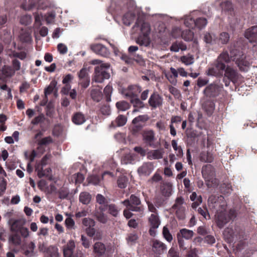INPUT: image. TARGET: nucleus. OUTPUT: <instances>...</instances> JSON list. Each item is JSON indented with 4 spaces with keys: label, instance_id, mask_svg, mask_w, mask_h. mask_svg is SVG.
<instances>
[{
    "label": "nucleus",
    "instance_id": "nucleus-1",
    "mask_svg": "<svg viewBox=\"0 0 257 257\" xmlns=\"http://www.w3.org/2000/svg\"><path fill=\"white\" fill-rule=\"evenodd\" d=\"M230 58L235 62L241 71L247 70L250 64L246 56L241 50L232 49L230 51Z\"/></svg>",
    "mask_w": 257,
    "mask_h": 257
},
{
    "label": "nucleus",
    "instance_id": "nucleus-2",
    "mask_svg": "<svg viewBox=\"0 0 257 257\" xmlns=\"http://www.w3.org/2000/svg\"><path fill=\"white\" fill-rule=\"evenodd\" d=\"M110 64L101 63L95 67L93 80L97 83H102L105 79H108L110 77Z\"/></svg>",
    "mask_w": 257,
    "mask_h": 257
},
{
    "label": "nucleus",
    "instance_id": "nucleus-3",
    "mask_svg": "<svg viewBox=\"0 0 257 257\" xmlns=\"http://www.w3.org/2000/svg\"><path fill=\"white\" fill-rule=\"evenodd\" d=\"M220 209L217 210L215 214V219L217 225L219 228H222L229 221V217L227 216L226 203L223 202L222 204L220 205Z\"/></svg>",
    "mask_w": 257,
    "mask_h": 257
},
{
    "label": "nucleus",
    "instance_id": "nucleus-4",
    "mask_svg": "<svg viewBox=\"0 0 257 257\" xmlns=\"http://www.w3.org/2000/svg\"><path fill=\"white\" fill-rule=\"evenodd\" d=\"M121 203L128 208L132 211L141 212L143 210V208L141 205L140 199L134 194L131 195L129 199H125L121 202Z\"/></svg>",
    "mask_w": 257,
    "mask_h": 257
},
{
    "label": "nucleus",
    "instance_id": "nucleus-5",
    "mask_svg": "<svg viewBox=\"0 0 257 257\" xmlns=\"http://www.w3.org/2000/svg\"><path fill=\"white\" fill-rule=\"evenodd\" d=\"M201 172L203 177L207 182V185H210L209 184L210 182L212 184L217 183L215 179V169L212 165L208 164L203 166Z\"/></svg>",
    "mask_w": 257,
    "mask_h": 257
},
{
    "label": "nucleus",
    "instance_id": "nucleus-6",
    "mask_svg": "<svg viewBox=\"0 0 257 257\" xmlns=\"http://www.w3.org/2000/svg\"><path fill=\"white\" fill-rule=\"evenodd\" d=\"M223 88L222 85L211 83L204 89L203 92L205 95L209 97H214L218 96Z\"/></svg>",
    "mask_w": 257,
    "mask_h": 257
},
{
    "label": "nucleus",
    "instance_id": "nucleus-7",
    "mask_svg": "<svg viewBox=\"0 0 257 257\" xmlns=\"http://www.w3.org/2000/svg\"><path fill=\"white\" fill-rule=\"evenodd\" d=\"M140 30L144 35H149L151 32V27L149 23L138 20L133 26L132 29L134 33L138 32V29Z\"/></svg>",
    "mask_w": 257,
    "mask_h": 257
},
{
    "label": "nucleus",
    "instance_id": "nucleus-8",
    "mask_svg": "<svg viewBox=\"0 0 257 257\" xmlns=\"http://www.w3.org/2000/svg\"><path fill=\"white\" fill-rule=\"evenodd\" d=\"M148 103L152 109H156L162 106L163 98L158 92H154L151 95Z\"/></svg>",
    "mask_w": 257,
    "mask_h": 257
},
{
    "label": "nucleus",
    "instance_id": "nucleus-9",
    "mask_svg": "<svg viewBox=\"0 0 257 257\" xmlns=\"http://www.w3.org/2000/svg\"><path fill=\"white\" fill-rule=\"evenodd\" d=\"M51 154H46L42 159L41 162L35 166V171L37 173L38 177L39 178L44 177L45 175L44 173V167L48 163V161L51 158Z\"/></svg>",
    "mask_w": 257,
    "mask_h": 257
},
{
    "label": "nucleus",
    "instance_id": "nucleus-10",
    "mask_svg": "<svg viewBox=\"0 0 257 257\" xmlns=\"http://www.w3.org/2000/svg\"><path fill=\"white\" fill-rule=\"evenodd\" d=\"M143 140L148 146L155 147L156 138L154 131L152 130L144 131L143 133Z\"/></svg>",
    "mask_w": 257,
    "mask_h": 257
},
{
    "label": "nucleus",
    "instance_id": "nucleus-11",
    "mask_svg": "<svg viewBox=\"0 0 257 257\" xmlns=\"http://www.w3.org/2000/svg\"><path fill=\"white\" fill-rule=\"evenodd\" d=\"M224 76L232 82L235 83L239 77V74L236 70L227 66L224 71Z\"/></svg>",
    "mask_w": 257,
    "mask_h": 257
},
{
    "label": "nucleus",
    "instance_id": "nucleus-12",
    "mask_svg": "<svg viewBox=\"0 0 257 257\" xmlns=\"http://www.w3.org/2000/svg\"><path fill=\"white\" fill-rule=\"evenodd\" d=\"M154 170L152 163L147 162L144 163L138 169V172L140 176H149Z\"/></svg>",
    "mask_w": 257,
    "mask_h": 257
},
{
    "label": "nucleus",
    "instance_id": "nucleus-13",
    "mask_svg": "<svg viewBox=\"0 0 257 257\" xmlns=\"http://www.w3.org/2000/svg\"><path fill=\"white\" fill-rule=\"evenodd\" d=\"M83 224L86 227V231L88 235L92 236L95 233L94 226L95 225L94 221L90 218H85L82 221Z\"/></svg>",
    "mask_w": 257,
    "mask_h": 257
},
{
    "label": "nucleus",
    "instance_id": "nucleus-14",
    "mask_svg": "<svg viewBox=\"0 0 257 257\" xmlns=\"http://www.w3.org/2000/svg\"><path fill=\"white\" fill-rule=\"evenodd\" d=\"M152 246L153 251L160 254L163 253L167 250L166 245L157 239L152 240Z\"/></svg>",
    "mask_w": 257,
    "mask_h": 257
},
{
    "label": "nucleus",
    "instance_id": "nucleus-15",
    "mask_svg": "<svg viewBox=\"0 0 257 257\" xmlns=\"http://www.w3.org/2000/svg\"><path fill=\"white\" fill-rule=\"evenodd\" d=\"M75 245L74 241L70 240L63 246V254L64 257H78L74 254Z\"/></svg>",
    "mask_w": 257,
    "mask_h": 257
},
{
    "label": "nucleus",
    "instance_id": "nucleus-16",
    "mask_svg": "<svg viewBox=\"0 0 257 257\" xmlns=\"http://www.w3.org/2000/svg\"><path fill=\"white\" fill-rule=\"evenodd\" d=\"M36 247L34 242L31 241L29 243L23 244L21 246V249L23 253L28 256L31 257L34 255V251Z\"/></svg>",
    "mask_w": 257,
    "mask_h": 257
},
{
    "label": "nucleus",
    "instance_id": "nucleus-17",
    "mask_svg": "<svg viewBox=\"0 0 257 257\" xmlns=\"http://www.w3.org/2000/svg\"><path fill=\"white\" fill-rule=\"evenodd\" d=\"M91 50L96 54L106 57L109 54L107 48L101 44H96L91 45Z\"/></svg>",
    "mask_w": 257,
    "mask_h": 257
},
{
    "label": "nucleus",
    "instance_id": "nucleus-18",
    "mask_svg": "<svg viewBox=\"0 0 257 257\" xmlns=\"http://www.w3.org/2000/svg\"><path fill=\"white\" fill-rule=\"evenodd\" d=\"M191 24L190 25L188 24V21H186L185 25L189 28H193L194 26H196L199 29L204 28L207 25V20L205 18H199L196 20L190 19Z\"/></svg>",
    "mask_w": 257,
    "mask_h": 257
},
{
    "label": "nucleus",
    "instance_id": "nucleus-19",
    "mask_svg": "<svg viewBox=\"0 0 257 257\" xmlns=\"http://www.w3.org/2000/svg\"><path fill=\"white\" fill-rule=\"evenodd\" d=\"M244 36L250 43L255 42L257 40V26L247 29L245 32Z\"/></svg>",
    "mask_w": 257,
    "mask_h": 257
},
{
    "label": "nucleus",
    "instance_id": "nucleus-20",
    "mask_svg": "<svg viewBox=\"0 0 257 257\" xmlns=\"http://www.w3.org/2000/svg\"><path fill=\"white\" fill-rule=\"evenodd\" d=\"M105 207L101 206L95 212V216L96 219L102 223H105L108 220L107 215L103 213V211H105Z\"/></svg>",
    "mask_w": 257,
    "mask_h": 257
},
{
    "label": "nucleus",
    "instance_id": "nucleus-21",
    "mask_svg": "<svg viewBox=\"0 0 257 257\" xmlns=\"http://www.w3.org/2000/svg\"><path fill=\"white\" fill-rule=\"evenodd\" d=\"M164 152L163 149L151 150L147 154V158L150 160H158L163 157Z\"/></svg>",
    "mask_w": 257,
    "mask_h": 257
},
{
    "label": "nucleus",
    "instance_id": "nucleus-22",
    "mask_svg": "<svg viewBox=\"0 0 257 257\" xmlns=\"http://www.w3.org/2000/svg\"><path fill=\"white\" fill-rule=\"evenodd\" d=\"M89 70L85 67L81 69V86L86 88L90 83V77L88 76V71Z\"/></svg>",
    "mask_w": 257,
    "mask_h": 257
},
{
    "label": "nucleus",
    "instance_id": "nucleus-23",
    "mask_svg": "<svg viewBox=\"0 0 257 257\" xmlns=\"http://www.w3.org/2000/svg\"><path fill=\"white\" fill-rule=\"evenodd\" d=\"M121 151H124L125 154L122 156L121 162L123 164H131L134 161V155L131 154L128 149H124Z\"/></svg>",
    "mask_w": 257,
    "mask_h": 257
},
{
    "label": "nucleus",
    "instance_id": "nucleus-24",
    "mask_svg": "<svg viewBox=\"0 0 257 257\" xmlns=\"http://www.w3.org/2000/svg\"><path fill=\"white\" fill-rule=\"evenodd\" d=\"M161 192L165 197H169L172 192V184L170 182H166L161 186Z\"/></svg>",
    "mask_w": 257,
    "mask_h": 257
},
{
    "label": "nucleus",
    "instance_id": "nucleus-25",
    "mask_svg": "<svg viewBox=\"0 0 257 257\" xmlns=\"http://www.w3.org/2000/svg\"><path fill=\"white\" fill-rule=\"evenodd\" d=\"M53 143V139L51 137L48 136L41 139L40 140H38V145L37 149L38 151H41L42 153L44 152V149L42 147V146H46L48 144Z\"/></svg>",
    "mask_w": 257,
    "mask_h": 257
},
{
    "label": "nucleus",
    "instance_id": "nucleus-26",
    "mask_svg": "<svg viewBox=\"0 0 257 257\" xmlns=\"http://www.w3.org/2000/svg\"><path fill=\"white\" fill-rule=\"evenodd\" d=\"M203 109L209 116L211 115L215 108V104L211 100H206L203 104Z\"/></svg>",
    "mask_w": 257,
    "mask_h": 257
},
{
    "label": "nucleus",
    "instance_id": "nucleus-27",
    "mask_svg": "<svg viewBox=\"0 0 257 257\" xmlns=\"http://www.w3.org/2000/svg\"><path fill=\"white\" fill-rule=\"evenodd\" d=\"M186 49V45L182 42L180 41H176L174 42L170 47V50L175 52H178L180 50L185 51Z\"/></svg>",
    "mask_w": 257,
    "mask_h": 257
},
{
    "label": "nucleus",
    "instance_id": "nucleus-28",
    "mask_svg": "<svg viewBox=\"0 0 257 257\" xmlns=\"http://www.w3.org/2000/svg\"><path fill=\"white\" fill-rule=\"evenodd\" d=\"M125 96L131 98V102L133 104L134 107L142 108L144 107V103L139 98L135 97L133 94L126 93Z\"/></svg>",
    "mask_w": 257,
    "mask_h": 257
},
{
    "label": "nucleus",
    "instance_id": "nucleus-29",
    "mask_svg": "<svg viewBox=\"0 0 257 257\" xmlns=\"http://www.w3.org/2000/svg\"><path fill=\"white\" fill-rule=\"evenodd\" d=\"M94 252L98 256L102 255L105 251V247L104 244L101 242H96L93 245Z\"/></svg>",
    "mask_w": 257,
    "mask_h": 257
},
{
    "label": "nucleus",
    "instance_id": "nucleus-30",
    "mask_svg": "<svg viewBox=\"0 0 257 257\" xmlns=\"http://www.w3.org/2000/svg\"><path fill=\"white\" fill-rule=\"evenodd\" d=\"M136 42L137 44L141 46H144L147 47L150 44V40L149 37V35H142L139 36Z\"/></svg>",
    "mask_w": 257,
    "mask_h": 257
},
{
    "label": "nucleus",
    "instance_id": "nucleus-31",
    "mask_svg": "<svg viewBox=\"0 0 257 257\" xmlns=\"http://www.w3.org/2000/svg\"><path fill=\"white\" fill-rule=\"evenodd\" d=\"M24 222L20 219L15 220L11 225V229L13 232L17 233L23 226Z\"/></svg>",
    "mask_w": 257,
    "mask_h": 257
},
{
    "label": "nucleus",
    "instance_id": "nucleus-32",
    "mask_svg": "<svg viewBox=\"0 0 257 257\" xmlns=\"http://www.w3.org/2000/svg\"><path fill=\"white\" fill-rule=\"evenodd\" d=\"M149 222L151 226L154 228H158L160 224V220L157 215L152 214L149 218Z\"/></svg>",
    "mask_w": 257,
    "mask_h": 257
},
{
    "label": "nucleus",
    "instance_id": "nucleus-33",
    "mask_svg": "<svg viewBox=\"0 0 257 257\" xmlns=\"http://www.w3.org/2000/svg\"><path fill=\"white\" fill-rule=\"evenodd\" d=\"M181 237L185 238L186 239H190L194 235V232L192 230H189L186 228H183L180 229L179 233Z\"/></svg>",
    "mask_w": 257,
    "mask_h": 257
},
{
    "label": "nucleus",
    "instance_id": "nucleus-34",
    "mask_svg": "<svg viewBox=\"0 0 257 257\" xmlns=\"http://www.w3.org/2000/svg\"><path fill=\"white\" fill-rule=\"evenodd\" d=\"M214 160L213 155L209 152H203L200 155V160L206 163H211Z\"/></svg>",
    "mask_w": 257,
    "mask_h": 257
},
{
    "label": "nucleus",
    "instance_id": "nucleus-35",
    "mask_svg": "<svg viewBox=\"0 0 257 257\" xmlns=\"http://www.w3.org/2000/svg\"><path fill=\"white\" fill-rule=\"evenodd\" d=\"M91 96L94 101L99 102L102 98V93L101 90L97 88L92 89L91 92Z\"/></svg>",
    "mask_w": 257,
    "mask_h": 257
},
{
    "label": "nucleus",
    "instance_id": "nucleus-36",
    "mask_svg": "<svg viewBox=\"0 0 257 257\" xmlns=\"http://www.w3.org/2000/svg\"><path fill=\"white\" fill-rule=\"evenodd\" d=\"M128 181L127 177L124 175L120 176L117 180V186L120 189H124L126 187Z\"/></svg>",
    "mask_w": 257,
    "mask_h": 257
},
{
    "label": "nucleus",
    "instance_id": "nucleus-37",
    "mask_svg": "<svg viewBox=\"0 0 257 257\" xmlns=\"http://www.w3.org/2000/svg\"><path fill=\"white\" fill-rule=\"evenodd\" d=\"M180 60L186 65H189L192 64L194 63V58L193 55L189 54L187 55L181 57Z\"/></svg>",
    "mask_w": 257,
    "mask_h": 257
},
{
    "label": "nucleus",
    "instance_id": "nucleus-38",
    "mask_svg": "<svg viewBox=\"0 0 257 257\" xmlns=\"http://www.w3.org/2000/svg\"><path fill=\"white\" fill-rule=\"evenodd\" d=\"M47 119L45 117V115L43 113L40 114L39 115L35 117L31 120V124L33 125H38L40 124L41 125L42 123L44 122V121Z\"/></svg>",
    "mask_w": 257,
    "mask_h": 257
},
{
    "label": "nucleus",
    "instance_id": "nucleus-39",
    "mask_svg": "<svg viewBox=\"0 0 257 257\" xmlns=\"http://www.w3.org/2000/svg\"><path fill=\"white\" fill-rule=\"evenodd\" d=\"M206 74L207 75L215 76H221L223 75L222 73L218 70L214 64L212 67L208 68Z\"/></svg>",
    "mask_w": 257,
    "mask_h": 257
},
{
    "label": "nucleus",
    "instance_id": "nucleus-40",
    "mask_svg": "<svg viewBox=\"0 0 257 257\" xmlns=\"http://www.w3.org/2000/svg\"><path fill=\"white\" fill-rule=\"evenodd\" d=\"M127 121L126 117L123 115H119L115 119V123L112 122V124L114 126H121L124 125Z\"/></svg>",
    "mask_w": 257,
    "mask_h": 257
},
{
    "label": "nucleus",
    "instance_id": "nucleus-41",
    "mask_svg": "<svg viewBox=\"0 0 257 257\" xmlns=\"http://www.w3.org/2000/svg\"><path fill=\"white\" fill-rule=\"evenodd\" d=\"M185 202L183 197H178L176 200L174 204L172 206V208L174 210L185 208Z\"/></svg>",
    "mask_w": 257,
    "mask_h": 257
},
{
    "label": "nucleus",
    "instance_id": "nucleus-42",
    "mask_svg": "<svg viewBox=\"0 0 257 257\" xmlns=\"http://www.w3.org/2000/svg\"><path fill=\"white\" fill-rule=\"evenodd\" d=\"M113 88L111 85L108 84L104 88L103 92L107 101H111V95L112 93Z\"/></svg>",
    "mask_w": 257,
    "mask_h": 257
},
{
    "label": "nucleus",
    "instance_id": "nucleus-43",
    "mask_svg": "<svg viewBox=\"0 0 257 257\" xmlns=\"http://www.w3.org/2000/svg\"><path fill=\"white\" fill-rule=\"evenodd\" d=\"M135 15L132 13L126 14L122 18V21L124 25L130 26L133 22Z\"/></svg>",
    "mask_w": 257,
    "mask_h": 257
},
{
    "label": "nucleus",
    "instance_id": "nucleus-44",
    "mask_svg": "<svg viewBox=\"0 0 257 257\" xmlns=\"http://www.w3.org/2000/svg\"><path fill=\"white\" fill-rule=\"evenodd\" d=\"M57 84V83L56 80H53L51 81L49 86L44 90L45 95L51 94L56 88Z\"/></svg>",
    "mask_w": 257,
    "mask_h": 257
},
{
    "label": "nucleus",
    "instance_id": "nucleus-45",
    "mask_svg": "<svg viewBox=\"0 0 257 257\" xmlns=\"http://www.w3.org/2000/svg\"><path fill=\"white\" fill-rule=\"evenodd\" d=\"M155 126L159 133H162L166 131L167 123L164 120H160L156 122Z\"/></svg>",
    "mask_w": 257,
    "mask_h": 257
},
{
    "label": "nucleus",
    "instance_id": "nucleus-46",
    "mask_svg": "<svg viewBox=\"0 0 257 257\" xmlns=\"http://www.w3.org/2000/svg\"><path fill=\"white\" fill-rule=\"evenodd\" d=\"M181 36L184 40L189 41L193 38V33L190 30H186L182 31Z\"/></svg>",
    "mask_w": 257,
    "mask_h": 257
},
{
    "label": "nucleus",
    "instance_id": "nucleus-47",
    "mask_svg": "<svg viewBox=\"0 0 257 257\" xmlns=\"http://www.w3.org/2000/svg\"><path fill=\"white\" fill-rule=\"evenodd\" d=\"M130 104L125 101H120L116 103V107L120 111H125L130 108Z\"/></svg>",
    "mask_w": 257,
    "mask_h": 257
},
{
    "label": "nucleus",
    "instance_id": "nucleus-48",
    "mask_svg": "<svg viewBox=\"0 0 257 257\" xmlns=\"http://www.w3.org/2000/svg\"><path fill=\"white\" fill-rule=\"evenodd\" d=\"M9 241L15 245H19L21 243V237L17 233L12 235L9 238Z\"/></svg>",
    "mask_w": 257,
    "mask_h": 257
},
{
    "label": "nucleus",
    "instance_id": "nucleus-49",
    "mask_svg": "<svg viewBox=\"0 0 257 257\" xmlns=\"http://www.w3.org/2000/svg\"><path fill=\"white\" fill-rule=\"evenodd\" d=\"M229 35L226 32H222L220 34L218 41L222 44H227L229 40Z\"/></svg>",
    "mask_w": 257,
    "mask_h": 257
},
{
    "label": "nucleus",
    "instance_id": "nucleus-50",
    "mask_svg": "<svg viewBox=\"0 0 257 257\" xmlns=\"http://www.w3.org/2000/svg\"><path fill=\"white\" fill-rule=\"evenodd\" d=\"M138 239V236L135 232L129 233L126 238L127 243L130 244L135 243Z\"/></svg>",
    "mask_w": 257,
    "mask_h": 257
},
{
    "label": "nucleus",
    "instance_id": "nucleus-51",
    "mask_svg": "<svg viewBox=\"0 0 257 257\" xmlns=\"http://www.w3.org/2000/svg\"><path fill=\"white\" fill-rule=\"evenodd\" d=\"M149 117L147 114L140 115L133 119L132 123L137 124L140 122H145L148 120Z\"/></svg>",
    "mask_w": 257,
    "mask_h": 257
},
{
    "label": "nucleus",
    "instance_id": "nucleus-52",
    "mask_svg": "<svg viewBox=\"0 0 257 257\" xmlns=\"http://www.w3.org/2000/svg\"><path fill=\"white\" fill-rule=\"evenodd\" d=\"M87 179L89 184H92L94 185L99 184L101 182V179L96 175L90 176Z\"/></svg>",
    "mask_w": 257,
    "mask_h": 257
},
{
    "label": "nucleus",
    "instance_id": "nucleus-53",
    "mask_svg": "<svg viewBox=\"0 0 257 257\" xmlns=\"http://www.w3.org/2000/svg\"><path fill=\"white\" fill-rule=\"evenodd\" d=\"M171 145L173 148V149L178 152L177 156H182L183 155V152L181 146H178L177 144V142L175 140H173L171 141Z\"/></svg>",
    "mask_w": 257,
    "mask_h": 257
},
{
    "label": "nucleus",
    "instance_id": "nucleus-54",
    "mask_svg": "<svg viewBox=\"0 0 257 257\" xmlns=\"http://www.w3.org/2000/svg\"><path fill=\"white\" fill-rule=\"evenodd\" d=\"M36 4L41 9H45L49 7V4L47 0H35L31 7H34Z\"/></svg>",
    "mask_w": 257,
    "mask_h": 257
},
{
    "label": "nucleus",
    "instance_id": "nucleus-55",
    "mask_svg": "<svg viewBox=\"0 0 257 257\" xmlns=\"http://www.w3.org/2000/svg\"><path fill=\"white\" fill-rule=\"evenodd\" d=\"M204 40L207 44L215 42V36L213 34L206 33L204 36Z\"/></svg>",
    "mask_w": 257,
    "mask_h": 257
},
{
    "label": "nucleus",
    "instance_id": "nucleus-56",
    "mask_svg": "<svg viewBox=\"0 0 257 257\" xmlns=\"http://www.w3.org/2000/svg\"><path fill=\"white\" fill-rule=\"evenodd\" d=\"M91 200V195L88 192L81 193V203L88 204Z\"/></svg>",
    "mask_w": 257,
    "mask_h": 257
},
{
    "label": "nucleus",
    "instance_id": "nucleus-57",
    "mask_svg": "<svg viewBox=\"0 0 257 257\" xmlns=\"http://www.w3.org/2000/svg\"><path fill=\"white\" fill-rule=\"evenodd\" d=\"M108 212L113 216H117L119 213V210L115 204H109L108 205Z\"/></svg>",
    "mask_w": 257,
    "mask_h": 257
},
{
    "label": "nucleus",
    "instance_id": "nucleus-58",
    "mask_svg": "<svg viewBox=\"0 0 257 257\" xmlns=\"http://www.w3.org/2000/svg\"><path fill=\"white\" fill-rule=\"evenodd\" d=\"M163 235L165 239L168 242H170L173 240V236L170 233L168 228L166 226L163 227Z\"/></svg>",
    "mask_w": 257,
    "mask_h": 257
},
{
    "label": "nucleus",
    "instance_id": "nucleus-59",
    "mask_svg": "<svg viewBox=\"0 0 257 257\" xmlns=\"http://www.w3.org/2000/svg\"><path fill=\"white\" fill-rule=\"evenodd\" d=\"M96 201L97 203L100 205H103V207H105V205L107 203V199L104 197V196L100 194H97L96 196Z\"/></svg>",
    "mask_w": 257,
    "mask_h": 257
},
{
    "label": "nucleus",
    "instance_id": "nucleus-60",
    "mask_svg": "<svg viewBox=\"0 0 257 257\" xmlns=\"http://www.w3.org/2000/svg\"><path fill=\"white\" fill-rule=\"evenodd\" d=\"M222 10L224 11H231L232 9V4L229 1H224L221 3L220 4Z\"/></svg>",
    "mask_w": 257,
    "mask_h": 257
},
{
    "label": "nucleus",
    "instance_id": "nucleus-61",
    "mask_svg": "<svg viewBox=\"0 0 257 257\" xmlns=\"http://www.w3.org/2000/svg\"><path fill=\"white\" fill-rule=\"evenodd\" d=\"M218 198V197H217L216 196L213 195L209 196L208 200L209 206L212 207V208L216 207L217 201Z\"/></svg>",
    "mask_w": 257,
    "mask_h": 257
},
{
    "label": "nucleus",
    "instance_id": "nucleus-62",
    "mask_svg": "<svg viewBox=\"0 0 257 257\" xmlns=\"http://www.w3.org/2000/svg\"><path fill=\"white\" fill-rule=\"evenodd\" d=\"M162 180V177L157 173H156L154 175L148 180V183L149 184H153L154 183H157Z\"/></svg>",
    "mask_w": 257,
    "mask_h": 257
},
{
    "label": "nucleus",
    "instance_id": "nucleus-63",
    "mask_svg": "<svg viewBox=\"0 0 257 257\" xmlns=\"http://www.w3.org/2000/svg\"><path fill=\"white\" fill-rule=\"evenodd\" d=\"M217 60L223 63H228L230 61V57L227 52H223L220 54Z\"/></svg>",
    "mask_w": 257,
    "mask_h": 257
},
{
    "label": "nucleus",
    "instance_id": "nucleus-64",
    "mask_svg": "<svg viewBox=\"0 0 257 257\" xmlns=\"http://www.w3.org/2000/svg\"><path fill=\"white\" fill-rule=\"evenodd\" d=\"M167 257H180L179 252L174 247H172L170 248L167 254Z\"/></svg>",
    "mask_w": 257,
    "mask_h": 257
}]
</instances>
